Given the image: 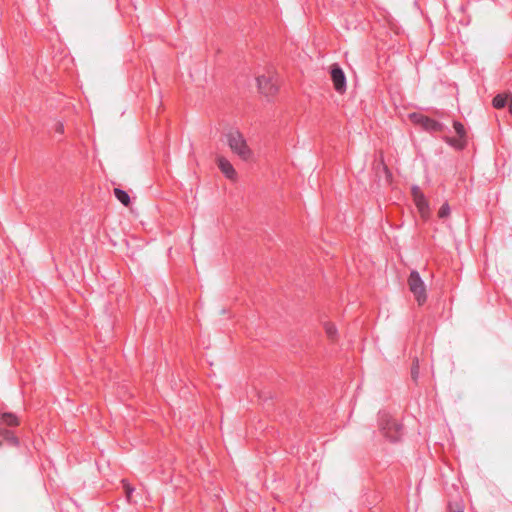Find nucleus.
I'll return each instance as SVG.
<instances>
[{
	"mask_svg": "<svg viewBox=\"0 0 512 512\" xmlns=\"http://www.w3.org/2000/svg\"><path fill=\"white\" fill-rule=\"evenodd\" d=\"M225 138L230 149L237 154L241 159L248 160L252 151L246 144V140L239 130L231 129L225 134Z\"/></svg>",
	"mask_w": 512,
	"mask_h": 512,
	"instance_id": "nucleus-1",
	"label": "nucleus"
},
{
	"mask_svg": "<svg viewBox=\"0 0 512 512\" xmlns=\"http://www.w3.org/2000/svg\"><path fill=\"white\" fill-rule=\"evenodd\" d=\"M379 426L385 438L396 442L401 438L403 426L386 412L379 413Z\"/></svg>",
	"mask_w": 512,
	"mask_h": 512,
	"instance_id": "nucleus-2",
	"label": "nucleus"
},
{
	"mask_svg": "<svg viewBox=\"0 0 512 512\" xmlns=\"http://www.w3.org/2000/svg\"><path fill=\"white\" fill-rule=\"evenodd\" d=\"M407 283L417 303L423 305L427 300L426 286L418 271L412 270L410 272Z\"/></svg>",
	"mask_w": 512,
	"mask_h": 512,
	"instance_id": "nucleus-3",
	"label": "nucleus"
},
{
	"mask_svg": "<svg viewBox=\"0 0 512 512\" xmlns=\"http://www.w3.org/2000/svg\"><path fill=\"white\" fill-rule=\"evenodd\" d=\"M414 121L419 124L422 128H424L426 131L429 132H445L449 131L448 127L445 126L443 123L434 120L432 118H429L424 115H412Z\"/></svg>",
	"mask_w": 512,
	"mask_h": 512,
	"instance_id": "nucleus-4",
	"label": "nucleus"
},
{
	"mask_svg": "<svg viewBox=\"0 0 512 512\" xmlns=\"http://www.w3.org/2000/svg\"><path fill=\"white\" fill-rule=\"evenodd\" d=\"M330 76L335 90L342 94L346 91V76L338 63L330 66Z\"/></svg>",
	"mask_w": 512,
	"mask_h": 512,
	"instance_id": "nucleus-5",
	"label": "nucleus"
},
{
	"mask_svg": "<svg viewBox=\"0 0 512 512\" xmlns=\"http://www.w3.org/2000/svg\"><path fill=\"white\" fill-rule=\"evenodd\" d=\"M257 85L259 91L265 96H272L278 90V87L276 83L273 81V79L265 75L257 77Z\"/></svg>",
	"mask_w": 512,
	"mask_h": 512,
	"instance_id": "nucleus-6",
	"label": "nucleus"
},
{
	"mask_svg": "<svg viewBox=\"0 0 512 512\" xmlns=\"http://www.w3.org/2000/svg\"><path fill=\"white\" fill-rule=\"evenodd\" d=\"M218 167L222 171V173L229 179L234 178V176L236 175L235 169L233 168L232 164L223 157L218 158Z\"/></svg>",
	"mask_w": 512,
	"mask_h": 512,
	"instance_id": "nucleus-7",
	"label": "nucleus"
},
{
	"mask_svg": "<svg viewBox=\"0 0 512 512\" xmlns=\"http://www.w3.org/2000/svg\"><path fill=\"white\" fill-rule=\"evenodd\" d=\"M416 207L418 208L421 215L424 217L429 211V203L424 194L418 195L413 198Z\"/></svg>",
	"mask_w": 512,
	"mask_h": 512,
	"instance_id": "nucleus-8",
	"label": "nucleus"
},
{
	"mask_svg": "<svg viewBox=\"0 0 512 512\" xmlns=\"http://www.w3.org/2000/svg\"><path fill=\"white\" fill-rule=\"evenodd\" d=\"M511 99V94H497L492 101L493 107L496 109H502L508 105Z\"/></svg>",
	"mask_w": 512,
	"mask_h": 512,
	"instance_id": "nucleus-9",
	"label": "nucleus"
},
{
	"mask_svg": "<svg viewBox=\"0 0 512 512\" xmlns=\"http://www.w3.org/2000/svg\"><path fill=\"white\" fill-rule=\"evenodd\" d=\"M444 141L454 147L455 149L457 150H462L466 147L467 145V140L466 139H461L459 137H449V136H446L444 138Z\"/></svg>",
	"mask_w": 512,
	"mask_h": 512,
	"instance_id": "nucleus-10",
	"label": "nucleus"
},
{
	"mask_svg": "<svg viewBox=\"0 0 512 512\" xmlns=\"http://www.w3.org/2000/svg\"><path fill=\"white\" fill-rule=\"evenodd\" d=\"M114 195H115L116 199L120 203H122L124 206H128L130 204V196L126 191H124L120 188H115Z\"/></svg>",
	"mask_w": 512,
	"mask_h": 512,
	"instance_id": "nucleus-11",
	"label": "nucleus"
},
{
	"mask_svg": "<svg viewBox=\"0 0 512 512\" xmlns=\"http://www.w3.org/2000/svg\"><path fill=\"white\" fill-rule=\"evenodd\" d=\"M2 421L7 426H17L19 424L18 418L15 414L6 412L2 414Z\"/></svg>",
	"mask_w": 512,
	"mask_h": 512,
	"instance_id": "nucleus-12",
	"label": "nucleus"
},
{
	"mask_svg": "<svg viewBox=\"0 0 512 512\" xmlns=\"http://www.w3.org/2000/svg\"><path fill=\"white\" fill-rule=\"evenodd\" d=\"M453 128L457 134V137L467 140V133L464 125L459 121L453 122Z\"/></svg>",
	"mask_w": 512,
	"mask_h": 512,
	"instance_id": "nucleus-13",
	"label": "nucleus"
},
{
	"mask_svg": "<svg viewBox=\"0 0 512 512\" xmlns=\"http://www.w3.org/2000/svg\"><path fill=\"white\" fill-rule=\"evenodd\" d=\"M325 331H326V334L327 336L330 338V339H335L336 335H337V329L335 327L334 324L332 323H326L325 324Z\"/></svg>",
	"mask_w": 512,
	"mask_h": 512,
	"instance_id": "nucleus-14",
	"label": "nucleus"
},
{
	"mask_svg": "<svg viewBox=\"0 0 512 512\" xmlns=\"http://www.w3.org/2000/svg\"><path fill=\"white\" fill-rule=\"evenodd\" d=\"M449 214H450V206L448 203H444L439 209L438 216L440 218H446L447 216H449Z\"/></svg>",
	"mask_w": 512,
	"mask_h": 512,
	"instance_id": "nucleus-15",
	"label": "nucleus"
},
{
	"mask_svg": "<svg viewBox=\"0 0 512 512\" xmlns=\"http://www.w3.org/2000/svg\"><path fill=\"white\" fill-rule=\"evenodd\" d=\"M5 439L14 446H18V438L10 431H5Z\"/></svg>",
	"mask_w": 512,
	"mask_h": 512,
	"instance_id": "nucleus-16",
	"label": "nucleus"
},
{
	"mask_svg": "<svg viewBox=\"0 0 512 512\" xmlns=\"http://www.w3.org/2000/svg\"><path fill=\"white\" fill-rule=\"evenodd\" d=\"M411 376L413 378V380H417L418 376H419V363H418V360L416 359V361H414L412 367H411Z\"/></svg>",
	"mask_w": 512,
	"mask_h": 512,
	"instance_id": "nucleus-17",
	"label": "nucleus"
},
{
	"mask_svg": "<svg viewBox=\"0 0 512 512\" xmlns=\"http://www.w3.org/2000/svg\"><path fill=\"white\" fill-rule=\"evenodd\" d=\"M411 192H412V196L413 198L417 197L418 195H421L423 194V192L420 190V188L416 185H414L412 188H411Z\"/></svg>",
	"mask_w": 512,
	"mask_h": 512,
	"instance_id": "nucleus-18",
	"label": "nucleus"
},
{
	"mask_svg": "<svg viewBox=\"0 0 512 512\" xmlns=\"http://www.w3.org/2000/svg\"><path fill=\"white\" fill-rule=\"evenodd\" d=\"M125 490H126V496L127 498H130L132 493L134 492V488L131 487L130 485L128 484H125Z\"/></svg>",
	"mask_w": 512,
	"mask_h": 512,
	"instance_id": "nucleus-19",
	"label": "nucleus"
},
{
	"mask_svg": "<svg viewBox=\"0 0 512 512\" xmlns=\"http://www.w3.org/2000/svg\"><path fill=\"white\" fill-rule=\"evenodd\" d=\"M63 131H64V126H63V124H62V123H57V124H56V132H58V133H63Z\"/></svg>",
	"mask_w": 512,
	"mask_h": 512,
	"instance_id": "nucleus-20",
	"label": "nucleus"
},
{
	"mask_svg": "<svg viewBox=\"0 0 512 512\" xmlns=\"http://www.w3.org/2000/svg\"><path fill=\"white\" fill-rule=\"evenodd\" d=\"M508 108H509V112L512 114V95H511V99L508 103Z\"/></svg>",
	"mask_w": 512,
	"mask_h": 512,
	"instance_id": "nucleus-21",
	"label": "nucleus"
}]
</instances>
